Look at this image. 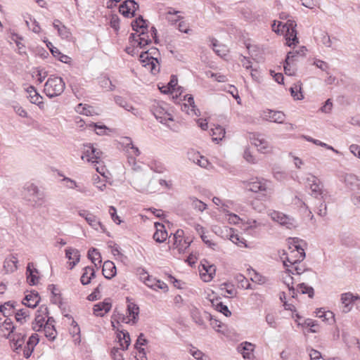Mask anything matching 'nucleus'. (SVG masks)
<instances>
[{
    "label": "nucleus",
    "mask_w": 360,
    "mask_h": 360,
    "mask_svg": "<svg viewBox=\"0 0 360 360\" xmlns=\"http://www.w3.org/2000/svg\"><path fill=\"white\" fill-rule=\"evenodd\" d=\"M246 184V188L252 192L258 193L257 198L264 200L271 193L270 182L260 178L252 179Z\"/></svg>",
    "instance_id": "f257e3e1"
},
{
    "label": "nucleus",
    "mask_w": 360,
    "mask_h": 360,
    "mask_svg": "<svg viewBox=\"0 0 360 360\" xmlns=\"http://www.w3.org/2000/svg\"><path fill=\"white\" fill-rule=\"evenodd\" d=\"M278 27H282V34L285 33L286 44L288 46L299 43L296 30L297 23L295 20L289 19L285 23L278 22Z\"/></svg>",
    "instance_id": "f03ea898"
},
{
    "label": "nucleus",
    "mask_w": 360,
    "mask_h": 360,
    "mask_svg": "<svg viewBox=\"0 0 360 360\" xmlns=\"http://www.w3.org/2000/svg\"><path fill=\"white\" fill-rule=\"evenodd\" d=\"M24 195L33 206H39L44 202L43 193H39L38 187L33 183L28 182L25 185Z\"/></svg>",
    "instance_id": "7ed1b4c3"
},
{
    "label": "nucleus",
    "mask_w": 360,
    "mask_h": 360,
    "mask_svg": "<svg viewBox=\"0 0 360 360\" xmlns=\"http://www.w3.org/2000/svg\"><path fill=\"white\" fill-rule=\"evenodd\" d=\"M65 89V83L61 77H51L46 80V96L53 98L59 96Z\"/></svg>",
    "instance_id": "20e7f679"
},
{
    "label": "nucleus",
    "mask_w": 360,
    "mask_h": 360,
    "mask_svg": "<svg viewBox=\"0 0 360 360\" xmlns=\"http://www.w3.org/2000/svg\"><path fill=\"white\" fill-rule=\"evenodd\" d=\"M127 314L128 317H126L124 314H120L119 319H120L123 323L134 325L138 322L139 307L137 304L131 302L129 297L127 298Z\"/></svg>",
    "instance_id": "39448f33"
},
{
    "label": "nucleus",
    "mask_w": 360,
    "mask_h": 360,
    "mask_svg": "<svg viewBox=\"0 0 360 360\" xmlns=\"http://www.w3.org/2000/svg\"><path fill=\"white\" fill-rule=\"evenodd\" d=\"M131 43H133V46L137 44V46L141 49L145 48L146 46L151 43V37L149 34L148 30H141L138 33H131L129 37Z\"/></svg>",
    "instance_id": "423d86ee"
},
{
    "label": "nucleus",
    "mask_w": 360,
    "mask_h": 360,
    "mask_svg": "<svg viewBox=\"0 0 360 360\" xmlns=\"http://www.w3.org/2000/svg\"><path fill=\"white\" fill-rule=\"evenodd\" d=\"M306 182L311 189V195L314 198L322 197L323 186L318 177L309 174V176L306 179Z\"/></svg>",
    "instance_id": "0eeeda50"
},
{
    "label": "nucleus",
    "mask_w": 360,
    "mask_h": 360,
    "mask_svg": "<svg viewBox=\"0 0 360 360\" xmlns=\"http://www.w3.org/2000/svg\"><path fill=\"white\" fill-rule=\"evenodd\" d=\"M304 250L300 245H295V250L290 252V257H295V259H291L290 257H286V260L283 261L285 266H290L300 263L305 258Z\"/></svg>",
    "instance_id": "6e6552de"
},
{
    "label": "nucleus",
    "mask_w": 360,
    "mask_h": 360,
    "mask_svg": "<svg viewBox=\"0 0 360 360\" xmlns=\"http://www.w3.org/2000/svg\"><path fill=\"white\" fill-rule=\"evenodd\" d=\"M139 8L138 4L134 0H126L119 7L120 13L124 17H134Z\"/></svg>",
    "instance_id": "1a4fd4ad"
},
{
    "label": "nucleus",
    "mask_w": 360,
    "mask_h": 360,
    "mask_svg": "<svg viewBox=\"0 0 360 360\" xmlns=\"http://www.w3.org/2000/svg\"><path fill=\"white\" fill-rule=\"evenodd\" d=\"M184 231L178 229L175 233L173 234V247L176 248L179 252H184L191 245V241L187 239L183 240Z\"/></svg>",
    "instance_id": "9d476101"
},
{
    "label": "nucleus",
    "mask_w": 360,
    "mask_h": 360,
    "mask_svg": "<svg viewBox=\"0 0 360 360\" xmlns=\"http://www.w3.org/2000/svg\"><path fill=\"white\" fill-rule=\"evenodd\" d=\"M250 140L261 153H265L268 151L269 144L263 135L260 134H251Z\"/></svg>",
    "instance_id": "9b49d317"
},
{
    "label": "nucleus",
    "mask_w": 360,
    "mask_h": 360,
    "mask_svg": "<svg viewBox=\"0 0 360 360\" xmlns=\"http://www.w3.org/2000/svg\"><path fill=\"white\" fill-rule=\"evenodd\" d=\"M271 217L273 220L277 221L282 226H286L288 229H291L292 227L295 226V219L283 213L275 212L272 214Z\"/></svg>",
    "instance_id": "f8f14e48"
},
{
    "label": "nucleus",
    "mask_w": 360,
    "mask_h": 360,
    "mask_svg": "<svg viewBox=\"0 0 360 360\" xmlns=\"http://www.w3.org/2000/svg\"><path fill=\"white\" fill-rule=\"evenodd\" d=\"M263 117L267 121L281 124L284 122L285 115L281 111L268 110L264 112Z\"/></svg>",
    "instance_id": "ddd939ff"
},
{
    "label": "nucleus",
    "mask_w": 360,
    "mask_h": 360,
    "mask_svg": "<svg viewBox=\"0 0 360 360\" xmlns=\"http://www.w3.org/2000/svg\"><path fill=\"white\" fill-rule=\"evenodd\" d=\"M112 304L110 299H105L103 302H99L94 306V314L97 316H103L110 311Z\"/></svg>",
    "instance_id": "4468645a"
},
{
    "label": "nucleus",
    "mask_w": 360,
    "mask_h": 360,
    "mask_svg": "<svg viewBox=\"0 0 360 360\" xmlns=\"http://www.w3.org/2000/svg\"><path fill=\"white\" fill-rule=\"evenodd\" d=\"M159 54L158 49L155 47H152L147 51L141 52L139 56V59L143 63L150 61V60H155L156 63H158V56Z\"/></svg>",
    "instance_id": "2eb2a0df"
},
{
    "label": "nucleus",
    "mask_w": 360,
    "mask_h": 360,
    "mask_svg": "<svg viewBox=\"0 0 360 360\" xmlns=\"http://www.w3.org/2000/svg\"><path fill=\"white\" fill-rule=\"evenodd\" d=\"M200 266L202 270H204L205 273L201 274V276L203 278L205 281H210L216 272V267L214 265L210 264L209 262L204 259L201 262Z\"/></svg>",
    "instance_id": "dca6fc26"
},
{
    "label": "nucleus",
    "mask_w": 360,
    "mask_h": 360,
    "mask_svg": "<svg viewBox=\"0 0 360 360\" xmlns=\"http://www.w3.org/2000/svg\"><path fill=\"white\" fill-rule=\"evenodd\" d=\"M155 227L156 229V231L153 234V239L157 243H163L166 240L168 236L165 225L159 222H155Z\"/></svg>",
    "instance_id": "f3484780"
},
{
    "label": "nucleus",
    "mask_w": 360,
    "mask_h": 360,
    "mask_svg": "<svg viewBox=\"0 0 360 360\" xmlns=\"http://www.w3.org/2000/svg\"><path fill=\"white\" fill-rule=\"evenodd\" d=\"M38 271L34 267V264L28 263L27 266L26 275L27 281L30 285H35L38 283L39 276H37Z\"/></svg>",
    "instance_id": "a211bd4d"
},
{
    "label": "nucleus",
    "mask_w": 360,
    "mask_h": 360,
    "mask_svg": "<svg viewBox=\"0 0 360 360\" xmlns=\"http://www.w3.org/2000/svg\"><path fill=\"white\" fill-rule=\"evenodd\" d=\"M102 273L107 279H111L116 275V266L111 261H105L103 263Z\"/></svg>",
    "instance_id": "6ab92c4d"
},
{
    "label": "nucleus",
    "mask_w": 360,
    "mask_h": 360,
    "mask_svg": "<svg viewBox=\"0 0 360 360\" xmlns=\"http://www.w3.org/2000/svg\"><path fill=\"white\" fill-rule=\"evenodd\" d=\"M46 47L49 48L53 56L60 61L64 63H68L70 62V58L62 53L56 47L53 46L51 42L48 41V40H46Z\"/></svg>",
    "instance_id": "aec40b11"
},
{
    "label": "nucleus",
    "mask_w": 360,
    "mask_h": 360,
    "mask_svg": "<svg viewBox=\"0 0 360 360\" xmlns=\"http://www.w3.org/2000/svg\"><path fill=\"white\" fill-rule=\"evenodd\" d=\"M115 102L120 107L123 108L126 110L131 112L134 115H139V110L134 108L130 103H129L124 98L120 96H115Z\"/></svg>",
    "instance_id": "412c9836"
},
{
    "label": "nucleus",
    "mask_w": 360,
    "mask_h": 360,
    "mask_svg": "<svg viewBox=\"0 0 360 360\" xmlns=\"http://www.w3.org/2000/svg\"><path fill=\"white\" fill-rule=\"evenodd\" d=\"M254 345L250 342H245L238 347V351L241 353L244 359H250L252 356Z\"/></svg>",
    "instance_id": "4be33fe9"
},
{
    "label": "nucleus",
    "mask_w": 360,
    "mask_h": 360,
    "mask_svg": "<svg viewBox=\"0 0 360 360\" xmlns=\"http://www.w3.org/2000/svg\"><path fill=\"white\" fill-rule=\"evenodd\" d=\"M117 338L120 346L119 348L122 350L127 349L131 343L129 333L127 331H120L117 333Z\"/></svg>",
    "instance_id": "5701e85b"
},
{
    "label": "nucleus",
    "mask_w": 360,
    "mask_h": 360,
    "mask_svg": "<svg viewBox=\"0 0 360 360\" xmlns=\"http://www.w3.org/2000/svg\"><path fill=\"white\" fill-rule=\"evenodd\" d=\"M131 27L135 33H138L141 30H148V22L144 20L143 16L139 15L131 22Z\"/></svg>",
    "instance_id": "b1692460"
},
{
    "label": "nucleus",
    "mask_w": 360,
    "mask_h": 360,
    "mask_svg": "<svg viewBox=\"0 0 360 360\" xmlns=\"http://www.w3.org/2000/svg\"><path fill=\"white\" fill-rule=\"evenodd\" d=\"M27 93L29 94V97L30 98V101L32 103L37 104L40 108H43L44 103L42 101L43 97L41 96L34 86H30L27 89Z\"/></svg>",
    "instance_id": "393cba45"
},
{
    "label": "nucleus",
    "mask_w": 360,
    "mask_h": 360,
    "mask_svg": "<svg viewBox=\"0 0 360 360\" xmlns=\"http://www.w3.org/2000/svg\"><path fill=\"white\" fill-rule=\"evenodd\" d=\"M285 274V276H283V283L288 286L292 297L295 298L296 296V289L293 286V277L290 275V274H293V273L291 270L287 269Z\"/></svg>",
    "instance_id": "a878e982"
},
{
    "label": "nucleus",
    "mask_w": 360,
    "mask_h": 360,
    "mask_svg": "<svg viewBox=\"0 0 360 360\" xmlns=\"http://www.w3.org/2000/svg\"><path fill=\"white\" fill-rule=\"evenodd\" d=\"M25 300L26 302H22V304L30 308L34 309L37 306L40 298L37 292L34 293L32 292L30 294H28L25 296Z\"/></svg>",
    "instance_id": "bb28decb"
},
{
    "label": "nucleus",
    "mask_w": 360,
    "mask_h": 360,
    "mask_svg": "<svg viewBox=\"0 0 360 360\" xmlns=\"http://www.w3.org/2000/svg\"><path fill=\"white\" fill-rule=\"evenodd\" d=\"M53 25L54 28L57 30L58 34L63 39H68L71 36V33L69 31V29H68L64 25H63L60 20H54Z\"/></svg>",
    "instance_id": "cd10ccee"
},
{
    "label": "nucleus",
    "mask_w": 360,
    "mask_h": 360,
    "mask_svg": "<svg viewBox=\"0 0 360 360\" xmlns=\"http://www.w3.org/2000/svg\"><path fill=\"white\" fill-rule=\"evenodd\" d=\"M341 302L344 304L343 311L347 313L351 310V304L354 303V295L352 292H345L341 295Z\"/></svg>",
    "instance_id": "c85d7f7f"
},
{
    "label": "nucleus",
    "mask_w": 360,
    "mask_h": 360,
    "mask_svg": "<svg viewBox=\"0 0 360 360\" xmlns=\"http://www.w3.org/2000/svg\"><path fill=\"white\" fill-rule=\"evenodd\" d=\"M188 155L190 160H192L201 167H206L208 164L207 160L201 156L199 153L189 152Z\"/></svg>",
    "instance_id": "c756f323"
},
{
    "label": "nucleus",
    "mask_w": 360,
    "mask_h": 360,
    "mask_svg": "<svg viewBox=\"0 0 360 360\" xmlns=\"http://www.w3.org/2000/svg\"><path fill=\"white\" fill-rule=\"evenodd\" d=\"M48 289L51 291L52 297L51 301L55 304H61V294L60 290L56 285L51 284L48 286Z\"/></svg>",
    "instance_id": "7c9ffc66"
},
{
    "label": "nucleus",
    "mask_w": 360,
    "mask_h": 360,
    "mask_svg": "<svg viewBox=\"0 0 360 360\" xmlns=\"http://www.w3.org/2000/svg\"><path fill=\"white\" fill-rule=\"evenodd\" d=\"M15 303L16 302L13 301L6 302L4 304L0 306V312L5 317L11 316L13 312V310L15 309Z\"/></svg>",
    "instance_id": "2f4dec72"
},
{
    "label": "nucleus",
    "mask_w": 360,
    "mask_h": 360,
    "mask_svg": "<svg viewBox=\"0 0 360 360\" xmlns=\"http://www.w3.org/2000/svg\"><path fill=\"white\" fill-rule=\"evenodd\" d=\"M85 220L94 229L98 230V229L100 228L103 231H105V228L101 224V222L99 221L97 217L93 214L92 213H91V214H89V216L86 217Z\"/></svg>",
    "instance_id": "473e14b6"
},
{
    "label": "nucleus",
    "mask_w": 360,
    "mask_h": 360,
    "mask_svg": "<svg viewBox=\"0 0 360 360\" xmlns=\"http://www.w3.org/2000/svg\"><path fill=\"white\" fill-rule=\"evenodd\" d=\"M291 96L295 100H302L304 96L302 93V82H298L290 88Z\"/></svg>",
    "instance_id": "72a5a7b5"
},
{
    "label": "nucleus",
    "mask_w": 360,
    "mask_h": 360,
    "mask_svg": "<svg viewBox=\"0 0 360 360\" xmlns=\"http://www.w3.org/2000/svg\"><path fill=\"white\" fill-rule=\"evenodd\" d=\"M188 200L193 209L200 212H203L207 208V205L195 197L191 196L188 198Z\"/></svg>",
    "instance_id": "f704fd0d"
},
{
    "label": "nucleus",
    "mask_w": 360,
    "mask_h": 360,
    "mask_svg": "<svg viewBox=\"0 0 360 360\" xmlns=\"http://www.w3.org/2000/svg\"><path fill=\"white\" fill-rule=\"evenodd\" d=\"M86 148L82 155V159H86L88 162H91L92 163H98V161H95L92 160L93 153H95L96 148H94L92 145H86L85 146Z\"/></svg>",
    "instance_id": "c9c22d12"
},
{
    "label": "nucleus",
    "mask_w": 360,
    "mask_h": 360,
    "mask_svg": "<svg viewBox=\"0 0 360 360\" xmlns=\"http://www.w3.org/2000/svg\"><path fill=\"white\" fill-rule=\"evenodd\" d=\"M88 258L91 261L92 263L97 266L96 262L98 264L101 263V253L96 248H91L88 251Z\"/></svg>",
    "instance_id": "e433bc0d"
},
{
    "label": "nucleus",
    "mask_w": 360,
    "mask_h": 360,
    "mask_svg": "<svg viewBox=\"0 0 360 360\" xmlns=\"http://www.w3.org/2000/svg\"><path fill=\"white\" fill-rule=\"evenodd\" d=\"M212 303L216 310L222 313L225 316L229 317L231 315V312L229 309L228 307L224 304L221 302H219L218 300H216L215 301H212Z\"/></svg>",
    "instance_id": "4c0bfd02"
},
{
    "label": "nucleus",
    "mask_w": 360,
    "mask_h": 360,
    "mask_svg": "<svg viewBox=\"0 0 360 360\" xmlns=\"http://www.w3.org/2000/svg\"><path fill=\"white\" fill-rule=\"evenodd\" d=\"M297 291H300L302 294H307L309 298H313L314 296V290L312 287L306 285L304 283H301L297 285Z\"/></svg>",
    "instance_id": "58836bf2"
},
{
    "label": "nucleus",
    "mask_w": 360,
    "mask_h": 360,
    "mask_svg": "<svg viewBox=\"0 0 360 360\" xmlns=\"http://www.w3.org/2000/svg\"><path fill=\"white\" fill-rule=\"evenodd\" d=\"M53 321L52 317H48L46 320V338H49L50 340H55L57 332L55 330L53 326H51V321Z\"/></svg>",
    "instance_id": "ea45409f"
},
{
    "label": "nucleus",
    "mask_w": 360,
    "mask_h": 360,
    "mask_svg": "<svg viewBox=\"0 0 360 360\" xmlns=\"http://www.w3.org/2000/svg\"><path fill=\"white\" fill-rule=\"evenodd\" d=\"M212 46L213 51L219 56H225L226 55V47L224 45H220L218 44V41L216 39H212Z\"/></svg>",
    "instance_id": "a19ab883"
},
{
    "label": "nucleus",
    "mask_w": 360,
    "mask_h": 360,
    "mask_svg": "<svg viewBox=\"0 0 360 360\" xmlns=\"http://www.w3.org/2000/svg\"><path fill=\"white\" fill-rule=\"evenodd\" d=\"M212 136H217L213 137V140H221L226 134L225 129L220 125H217L214 129H212Z\"/></svg>",
    "instance_id": "79ce46f5"
},
{
    "label": "nucleus",
    "mask_w": 360,
    "mask_h": 360,
    "mask_svg": "<svg viewBox=\"0 0 360 360\" xmlns=\"http://www.w3.org/2000/svg\"><path fill=\"white\" fill-rule=\"evenodd\" d=\"M15 316L16 321L22 324L25 321V319L29 316V311L25 309H18L15 312Z\"/></svg>",
    "instance_id": "37998d69"
},
{
    "label": "nucleus",
    "mask_w": 360,
    "mask_h": 360,
    "mask_svg": "<svg viewBox=\"0 0 360 360\" xmlns=\"http://www.w3.org/2000/svg\"><path fill=\"white\" fill-rule=\"evenodd\" d=\"M35 324L33 326V329L36 331L45 330V318L42 315H38L35 318Z\"/></svg>",
    "instance_id": "c03bdc74"
},
{
    "label": "nucleus",
    "mask_w": 360,
    "mask_h": 360,
    "mask_svg": "<svg viewBox=\"0 0 360 360\" xmlns=\"http://www.w3.org/2000/svg\"><path fill=\"white\" fill-rule=\"evenodd\" d=\"M65 255L69 260L74 261L76 260V258L80 259V253L79 250L72 248H69L65 250Z\"/></svg>",
    "instance_id": "a18cd8bd"
},
{
    "label": "nucleus",
    "mask_w": 360,
    "mask_h": 360,
    "mask_svg": "<svg viewBox=\"0 0 360 360\" xmlns=\"http://www.w3.org/2000/svg\"><path fill=\"white\" fill-rule=\"evenodd\" d=\"M191 316L193 321L199 326L204 325V321L200 314V311L197 309H193L191 311Z\"/></svg>",
    "instance_id": "49530a36"
},
{
    "label": "nucleus",
    "mask_w": 360,
    "mask_h": 360,
    "mask_svg": "<svg viewBox=\"0 0 360 360\" xmlns=\"http://www.w3.org/2000/svg\"><path fill=\"white\" fill-rule=\"evenodd\" d=\"M185 100L187 101L188 104L191 107V110L193 112V114L196 116H200V112L199 109L197 108L196 105H195L194 98L192 96V95H186L185 96Z\"/></svg>",
    "instance_id": "de8ad7c7"
},
{
    "label": "nucleus",
    "mask_w": 360,
    "mask_h": 360,
    "mask_svg": "<svg viewBox=\"0 0 360 360\" xmlns=\"http://www.w3.org/2000/svg\"><path fill=\"white\" fill-rule=\"evenodd\" d=\"M11 341L13 342L14 349H18L23 344L24 337L21 334H13Z\"/></svg>",
    "instance_id": "09e8293b"
},
{
    "label": "nucleus",
    "mask_w": 360,
    "mask_h": 360,
    "mask_svg": "<svg viewBox=\"0 0 360 360\" xmlns=\"http://www.w3.org/2000/svg\"><path fill=\"white\" fill-rule=\"evenodd\" d=\"M1 327L4 328L6 330L8 331L7 338H11V333H13V330L15 329V326H13V323L11 319L6 317V320L2 323Z\"/></svg>",
    "instance_id": "8fccbe9b"
},
{
    "label": "nucleus",
    "mask_w": 360,
    "mask_h": 360,
    "mask_svg": "<svg viewBox=\"0 0 360 360\" xmlns=\"http://www.w3.org/2000/svg\"><path fill=\"white\" fill-rule=\"evenodd\" d=\"M100 84L102 88L108 89V91H114L115 89V85L112 84L108 77H103L101 79Z\"/></svg>",
    "instance_id": "3c124183"
},
{
    "label": "nucleus",
    "mask_w": 360,
    "mask_h": 360,
    "mask_svg": "<svg viewBox=\"0 0 360 360\" xmlns=\"http://www.w3.org/2000/svg\"><path fill=\"white\" fill-rule=\"evenodd\" d=\"M150 169L157 173H162L165 170L164 165L158 161H153L150 165Z\"/></svg>",
    "instance_id": "603ef678"
},
{
    "label": "nucleus",
    "mask_w": 360,
    "mask_h": 360,
    "mask_svg": "<svg viewBox=\"0 0 360 360\" xmlns=\"http://www.w3.org/2000/svg\"><path fill=\"white\" fill-rule=\"evenodd\" d=\"M309 356L311 360H326L323 358L320 352L311 349L309 352ZM328 360H340L338 358H332Z\"/></svg>",
    "instance_id": "864d4df0"
},
{
    "label": "nucleus",
    "mask_w": 360,
    "mask_h": 360,
    "mask_svg": "<svg viewBox=\"0 0 360 360\" xmlns=\"http://www.w3.org/2000/svg\"><path fill=\"white\" fill-rule=\"evenodd\" d=\"M126 141H127V142L125 143L126 148H131L132 150L133 154L135 156H139L141 154L140 150L136 146H134L131 138L126 137Z\"/></svg>",
    "instance_id": "5fc2aeb1"
},
{
    "label": "nucleus",
    "mask_w": 360,
    "mask_h": 360,
    "mask_svg": "<svg viewBox=\"0 0 360 360\" xmlns=\"http://www.w3.org/2000/svg\"><path fill=\"white\" fill-rule=\"evenodd\" d=\"M318 316L319 318H324V320L326 321L329 324H332L335 322L334 314L330 311H323L322 314L318 315Z\"/></svg>",
    "instance_id": "6e6d98bb"
},
{
    "label": "nucleus",
    "mask_w": 360,
    "mask_h": 360,
    "mask_svg": "<svg viewBox=\"0 0 360 360\" xmlns=\"http://www.w3.org/2000/svg\"><path fill=\"white\" fill-rule=\"evenodd\" d=\"M122 349L113 347L111 350V356L113 360H124L123 354L120 352Z\"/></svg>",
    "instance_id": "4d7b16f0"
},
{
    "label": "nucleus",
    "mask_w": 360,
    "mask_h": 360,
    "mask_svg": "<svg viewBox=\"0 0 360 360\" xmlns=\"http://www.w3.org/2000/svg\"><path fill=\"white\" fill-rule=\"evenodd\" d=\"M109 214L114 222H115L117 224H120L121 223L122 221L120 220L119 216H117V210L115 207L110 206L109 207Z\"/></svg>",
    "instance_id": "13d9d810"
},
{
    "label": "nucleus",
    "mask_w": 360,
    "mask_h": 360,
    "mask_svg": "<svg viewBox=\"0 0 360 360\" xmlns=\"http://www.w3.org/2000/svg\"><path fill=\"white\" fill-rule=\"evenodd\" d=\"M152 112L156 120H158V118H161L162 115H164L167 112L166 110H165L164 108L159 106L155 107L152 110Z\"/></svg>",
    "instance_id": "bf43d9fd"
},
{
    "label": "nucleus",
    "mask_w": 360,
    "mask_h": 360,
    "mask_svg": "<svg viewBox=\"0 0 360 360\" xmlns=\"http://www.w3.org/2000/svg\"><path fill=\"white\" fill-rule=\"evenodd\" d=\"M176 85H177V79H176V76L172 75L171 77L170 82L168 84V86L167 87V90H164L163 92L167 93L169 91H172L174 90V88ZM161 91H162V89H161Z\"/></svg>",
    "instance_id": "052dcab7"
},
{
    "label": "nucleus",
    "mask_w": 360,
    "mask_h": 360,
    "mask_svg": "<svg viewBox=\"0 0 360 360\" xmlns=\"http://www.w3.org/2000/svg\"><path fill=\"white\" fill-rule=\"evenodd\" d=\"M27 24V26L31 29L34 32L39 33L41 30V27L39 26V24L38 22H37L35 20H32L30 19V22H26Z\"/></svg>",
    "instance_id": "680f3d73"
},
{
    "label": "nucleus",
    "mask_w": 360,
    "mask_h": 360,
    "mask_svg": "<svg viewBox=\"0 0 360 360\" xmlns=\"http://www.w3.org/2000/svg\"><path fill=\"white\" fill-rule=\"evenodd\" d=\"M89 106L86 108L85 105H83L82 103H79L76 107V111L80 114L89 115H91V110H89Z\"/></svg>",
    "instance_id": "e2e57ef3"
},
{
    "label": "nucleus",
    "mask_w": 360,
    "mask_h": 360,
    "mask_svg": "<svg viewBox=\"0 0 360 360\" xmlns=\"http://www.w3.org/2000/svg\"><path fill=\"white\" fill-rule=\"evenodd\" d=\"M231 240L238 245H244L245 247H247V245L245 244V240L243 238H240L238 235L231 236Z\"/></svg>",
    "instance_id": "0e129e2a"
},
{
    "label": "nucleus",
    "mask_w": 360,
    "mask_h": 360,
    "mask_svg": "<svg viewBox=\"0 0 360 360\" xmlns=\"http://www.w3.org/2000/svg\"><path fill=\"white\" fill-rule=\"evenodd\" d=\"M296 53L295 51H289L287 54L285 62L288 65H291L296 60L297 58Z\"/></svg>",
    "instance_id": "69168bd1"
},
{
    "label": "nucleus",
    "mask_w": 360,
    "mask_h": 360,
    "mask_svg": "<svg viewBox=\"0 0 360 360\" xmlns=\"http://www.w3.org/2000/svg\"><path fill=\"white\" fill-rule=\"evenodd\" d=\"M39 338L38 334L34 333L30 337L27 341V345L28 347L31 346L34 347V346L36 345L39 342Z\"/></svg>",
    "instance_id": "338daca9"
},
{
    "label": "nucleus",
    "mask_w": 360,
    "mask_h": 360,
    "mask_svg": "<svg viewBox=\"0 0 360 360\" xmlns=\"http://www.w3.org/2000/svg\"><path fill=\"white\" fill-rule=\"evenodd\" d=\"M350 152L354 154L355 156L360 158V146L356 144H352L349 146Z\"/></svg>",
    "instance_id": "774afa93"
}]
</instances>
